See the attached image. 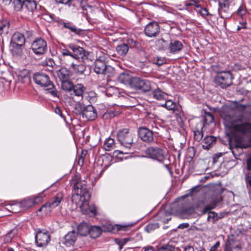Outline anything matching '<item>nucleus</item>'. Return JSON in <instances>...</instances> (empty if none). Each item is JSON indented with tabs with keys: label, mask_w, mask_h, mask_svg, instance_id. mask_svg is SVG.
<instances>
[{
	"label": "nucleus",
	"mask_w": 251,
	"mask_h": 251,
	"mask_svg": "<svg viewBox=\"0 0 251 251\" xmlns=\"http://www.w3.org/2000/svg\"><path fill=\"white\" fill-rule=\"evenodd\" d=\"M224 124L234 137V147L232 152L236 158L235 150L238 148L246 149L251 144V123L244 122L243 116H231L225 115L223 117Z\"/></svg>",
	"instance_id": "nucleus-1"
},
{
	"label": "nucleus",
	"mask_w": 251,
	"mask_h": 251,
	"mask_svg": "<svg viewBox=\"0 0 251 251\" xmlns=\"http://www.w3.org/2000/svg\"><path fill=\"white\" fill-rule=\"evenodd\" d=\"M117 139L120 144L123 146L124 151H117L119 154H127L133 144V135L127 128L119 130L117 132Z\"/></svg>",
	"instance_id": "nucleus-2"
},
{
	"label": "nucleus",
	"mask_w": 251,
	"mask_h": 251,
	"mask_svg": "<svg viewBox=\"0 0 251 251\" xmlns=\"http://www.w3.org/2000/svg\"><path fill=\"white\" fill-rule=\"evenodd\" d=\"M33 79L36 84L45 88L46 94H50L54 97H58L57 91L47 75L43 73H38L34 75Z\"/></svg>",
	"instance_id": "nucleus-3"
},
{
	"label": "nucleus",
	"mask_w": 251,
	"mask_h": 251,
	"mask_svg": "<svg viewBox=\"0 0 251 251\" xmlns=\"http://www.w3.org/2000/svg\"><path fill=\"white\" fill-rule=\"evenodd\" d=\"M234 77L230 71L218 72L215 77V83L221 88H226L232 84Z\"/></svg>",
	"instance_id": "nucleus-4"
},
{
	"label": "nucleus",
	"mask_w": 251,
	"mask_h": 251,
	"mask_svg": "<svg viewBox=\"0 0 251 251\" xmlns=\"http://www.w3.org/2000/svg\"><path fill=\"white\" fill-rule=\"evenodd\" d=\"M75 109L78 110L86 120H94L97 117V113L92 105L84 106L82 103L78 102L75 105Z\"/></svg>",
	"instance_id": "nucleus-5"
},
{
	"label": "nucleus",
	"mask_w": 251,
	"mask_h": 251,
	"mask_svg": "<svg viewBox=\"0 0 251 251\" xmlns=\"http://www.w3.org/2000/svg\"><path fill=\"white\" fill-rule=\"evenodd\" d=\"M107 60L106 55L103 53H100L96 59L94 64V71L98 74L107 75V71L110 66H107L106 61Z\"/></svg>",
	"instance_id": "nucleus-6"
},
{
	"label": "nucleus",
	"mask_w": 251,
	"mask_h": 251,
	"mask_svg": "<svg viewBox=\"0 0 251 251\" xmlns=\"http://www.w3.org/2000/svg\"><path fill=\"white\" fill-rule=\"evenodd\" d=\"M68 47L73 51V53H72L73 59L79 60L81 59L82 63H86L88 60V52L84 50L83 48L73 44H69Z\"/></svg>",
	"instance_id": "nucleus-7"
},
{
	"label": "nucleus",
	"mask_w": 251,
	"mask_h": 251,
	"mask_svg": "<svg viewBox=\"0 0 251 251\" xmlns=\"http://www.w3.org/2000/svg\"><path fill=\"white\" fill-rule=\"evenodd\" d=\"M130 86L136 90L144 92H148L151 89V84L149 80L137 77H133L131 80Z\"/></svg>",
	"instance_id": "nucleus-8"
},
{
	"label": "nucleus",
	"mask_w": 251,
	"mask_h": 251,
	"mask_svg": "<svg viewBox=\"0 0 251 251\" xmlns=\"http://www.w3.org/2000/svg\"><path fill=\"white\" fill-rule=\"evenodd\" d=\"M146 153L149 157L160 162L163 161L167 155L165 151L158 147H150L146 150Z\"/></svg>",
	"instance_id": "nucleus-9"
},
{
	"label": "nucleus",
	"mask_w": 251,
	"mask_h": 251,
	"mask_svg": "<svg viewBox=\"0 0 251 251\" xmlns=\"http://www.w3.org/2000/svg\"><path fill=\"white\" fill-rule=\"evenodd\" d=\"M35 242L37 246H46L50 240L49 232L45 229H39L35 234Z\"/></svg>",
	"instance_id": "nucleus-10"
},
{
	"label": "nucleus",
	"mask_w": 251,
	"mask_h": 251,
	"mask_svg": "<svg viewBox=\"0 0 251 251\" xmlns=\"http://www.w3.org/2000/svg\"><path fill=\"white\" fill-rule=\"evenodd\" d=\"M31 49L36 55H43L47 50V42L42 38L36 39L32 42Z\"/></svg>",
	"instance_id": "nucleus-11"
},
{
	"label": "nucleus",
	"mask_w": 251,
	"mask_h": 251,
	"mask_svg": "<svg viewBox=\"0 0 251 251\" xmlns=\"http://www.w3.org/2000/svg\"><path fill=\"white\" fill-rule=\"evenodd\" d=\"M146 36L150 37H154L158 35L160 32V26L155 22H151L148 24L144 29Z\"/></svg>",
	"instance_id": "nucleus-12"
},
{
	"label": "nucleus",
	"mask_w": 251,
	"mask_h": 251,
	"mask_svg": "<svg viewBox=\"0 0 251 251\" xmlns=\"http://www.w3.org/2000/svg\"><path fill=\"white\" fill-rule=\"evenodd\" d=\"M85 199L86 200L83 201L80 206L81 211L84 214L89 216H95L97 214V209L95 205L94 204L90 205L88 203L89 199Z\"/></svg>",
	"instance_id": "nucleus-13"
},
{
	"label": "nucleus",
	"mask_w": 251,
	"mask_h": 251,
	"mask_svg": "<svg viewBox=\"0 0 251 251\" xmlns=\"http://www.w3.org/2000/svg\"><path fill=\"white\" fill-rule=\"evenodd\" d=\"M113 229V226L111 225H109L107 227L105 226H103V229H101L100 226H92L89 227V234L92 238H96L100 235L101 231L110 232Z\"/></svg>",
	"instance_id": "nucleus-14"
},
{
	"label": "nucleus",
	"mask_w": 251,
	"mask_h": 251,
	"mask_svg": "<svg viewBox=\"0 0 251 251\" xmlns=\"http://www.w3.org/2000/svg\"><path fill=\"white\" fill-rule=\"evenodd\" d=\"M24 6V16L29 18L33 15L36 9L37 4L34 0H25Z\"/></svg>",
	"instance_id": "nucleus-15"
},
{
	"label": "nucleus",
	"mask_w": 251,
	"mask_h": 251,
	"mask_svg": "<svg viewBox=\"0 0 251 251\" xmlns=\"http://www.w3.org/2000/svg\"><path fill=\"white\" fill-rule=\"evenodd\" d=\"M138 135L143 141L147 143H150L153 140L152 131L145 127H141L139 128Z\"/></svg>",
	"instance_id": "nucleus-16"
},
{
	"label": "nucleus",
	"mask_w": 251,
	"mask_h": 251,
	"mask_svg": "<svg viewBox=\"0 0 251 251\" xmlns=\"http://www.w3.org/2000/svg\"><path fill=\"white\" fill-rule=\"evenodd\" d=\"M84 64H76L71 60H67L66 63V65L70 66V69L77 75H82L86 70V67Z\"/></svg>",
	"instance_id": "nucleus-17"
},
{
	"label": "nucleus",
	"mask_w": 251,
	"mask_h": 251,
	"mask_svg": "<svg viewBox=\"0 0 251 251\" xmlns=\"http://www.w3.org/2000/svg\"><path fill=\"white\" fill-rule=\"evenodd\" d=\"M218 13L220 17L222 19L228 18L231 13L229 12V5L227 2H219Z\"/></svg>",
	"instance_id": "nucleus-18"
},
{
	"label": "nucleus",
	"mask_w": 251,
	"mask_h": 251,
	"mask_svg": "<svg viewBox=\"0 0 251 251\" xmlns=\"http://www.w3.org/2000/svg\"><path fill=\"white\" fill-rule=\"evenodd\" d=\"M183 47L181 41L178 40L171 41L168 46V50L170 53L176 54L179 52Z\"/></svg>",
	"instance_id": "nucleus-19"
},
{
	"label": "nucleus",
	"mask_w": 251,
	"mask_h": 251,
	"mask_svg": "<svg viewBox=\"0 0 251 251\" xmlns=\"http://www.w3.org/2000/svg\"><path fill=\"white\" fill-rule=\"evenodd\" d=\"M77 237V234L75 231H70L64 237L63 243L66 246H72L76 241Z\"/></svg>",
	"instance_id": "nucleus-20"
},
{
	"label": "nucleus",
	"mask_w": 251,
	"mask_h": 251,
	"mask_svg": "<svg viewBox=\"0 0 251 251\" xmlns=\"http://www.w3.org/2000/svg\"><path fill=\"white\" fill-rule=\"evenodd\" d=\"M74 189L75 192H79L84 194L85 198L86 199H90V194L89 191L86 188L85 186H84L81 181L76 182L74 185Z\"/></svg>",
	"instance_id": "nucleus-21"
},
{
	"label": "nucleus",
	"mask_w": 251,
	"mask_h": 251,
	"mask_svg": "<svg viewBox=\"0 0 251 251\" xmlns=\"http://www.w3.org/2000/svg\"><path fill=\"white\" fill-rule=\"evenodd\" d=\"M25 40L24 35L17 32H15L13 35L10 43L16 45V44H19L25 46Z\"/></svg>",
	"instance_id": "nucleus-22"
},
{
	"label": "nucleus",
	"mask_w": 251,
	"mask_h": 251,
	"mask_svg": "<svg viewBox=\"0 0 251 251\" xmlns=\"http://www.w3.org/2000/svg\"><path fill=\"white\" fill-rule=\"evenodd\" d=\"M216 142V138L213 136L205 137L202 142V146L204 149L209 150Z\"/></svg>",
	"instance_id": "nucleus-23"
},
{
	"label": "nucleus",
	"mask_w": 251,
	"mask_h": 251,
	"mask_svg": "<svg viewBox=\"0 0 251 251\" xmlns=\"http://www.w3.org/2000/svg\"><path fill=\"white\" fill-rule=\"evenodd\" d=\"M213 121L214 117L213 115L210 112H205L203 121H200L198 125L200 126L201 129H203L205 125H208Z\"/></svg>",
	"instance_id": "nucleus-24"
},
{
	"label": "nucleus",
	"mask_w": 251,
	"mask_h": 251,
	"mask_svg": "<svg viewBox=\"0 0 251 251\" xmlns=\"http://www.w3.org/2000/svg\"><path fill=\"white\" fill-rule=\"evenodd\" d=\"M58 76L61 81L70 79V72L65 68H62L57 73Z\"/></svg>",
	"instance_id": "nucleus-25"
},
{
	"label": "nucleus",
	"mask_w": 251,
	"mask_h": 251,
	"mask_svg": "<svg viewBox=\"0 0 251 251\" xmlns=\"http://www.w3.org/2000/svg\"><path fill=\"white\" fill-rule=\"evenodd\" d=\"M118 54L123 57L126 55L129 50V46L127 44L123 43L118 45L116 48Z\"/></svg>",
	"instance_id": "nucleus-26"
},
{
	"label": "nucleus",
	"mask_w": 251,
	"mask_h": 251,
	"mask_svg": "<svg viewBox=\"0 0 251 251\" xmlns=\"http://www.w3.org/2000/svg\"><path fill=\"white\" fill-rule=\"evenodd\" d=\"M10 26L9 22L6 19H0V35L7 34Z\"/></svg>",
	"instance_id": "nucleus-27"
},
{
	"label": "nucleus",
	"mask_w": 251,
	"mask_h": 251,
	"mask_svg": "<svg viewBox=\"0 0 251 251\" xmlns=\"http://www.w3.org/2000/svg\"><path fill=\"white\" fill-rule=\"evenodd\" d=\"M63 197L62 193H58L51 201L49 202L51 208L52 209L58 206L62 201Z\"/></svg>",
	"instance_id": "nucleus-28"
},
{
	"label": "nucleus",
	"mask_w": 251,
	"mask_h": 251,
	"mask_svg": "<svg viewBox=\"0 0 251 251\" xmlns=\"http://www.w3.org/2000/svg\"><path fill=\"white\" fill-rule=\"evenodd\" d=\"M89 225L87 223H81L77 227L78 233L81 236H86L89 234Z\"/></svg>",
	"instance_id": "nucleus-29"
},
{
	"label": "nucleus",
	"mask_w": 251,
	"mask_h": 251,
	"mask_svg": "<svg viewBox=\"0 0 251 251\" xmlns=\"http://www.w3.org/2000/svg\"><path fill=\"white\" fill-rule=\"evenodd\" d=\"M152 94L153 97L158 100H166L168 98V95L160 89L154 90Z\"/></svg>",
	"instance_id": "nucleus-30"
},
{
	"label": "nucleus",
	"mask_w": 251,
	"mask_h": 251,
	"mask_svg": "<svg viewBox=\"0 0 251 251\" xmlns=\"http://www.w3.org/2000/svg\"><path fill=\"white\" fill-rule=\"evenodd\" d=\"M72 91L75 96L82 98L84 91V87L82 84H77L74 85Z\"/></svg>",
	"instance_id": "nucleus-31"
},
{
	"label": "nucleus",
	"mask_w": 251,
	"mask_h": 251,
	"mask_svg": "<svg viewBox=\"0 0 251 251\" xmlns=\"http://www.w3.org/2000/svg\"><path fill=\"white\" fill-rule=\"evenodd\" d=\"M132 78L133 77H131V75L129 74L125 73H122L119 75L118 77V80L122 83H129L130 85V81Z\"/></svg>",
	"instance_id": "nucleus-32"
},
{
	"label": "nucleus",
	"mask_w": 251,
	"mask_h": 251,
	"mask_svg": "<svg viewBox=\"0 0 251 251\" xmlns=\"http://www.w3.org/2000/svg\"><path fill=\"white\" fill-rule=\"evenodd\" d=\"M86 200V199L84 196V194H83L82 193H80L79 192H74V194L72 196V201L73 203L77 204L79 202L82 201Z\"/></svg>",
	"instance_id": "nucleus-33"
},
{
	"label": "nucleus",
	"mask_w": 251,
	"mask_h": 251,
	"mask_svg": "<svg viewBox=\"0 0 251 251\" xmlns=\"http://www.w3.org/2000/svg\"><path fill=\"white\" fill-rule=\"evenodd\" d=\"M11 51L14 55L21 56L22 54V48L24 46L21 45H14L10 43Z\"/></svg>",
	"instance_id": "nucleus-34"
},
{
	"label": "nucleus",
	"mask_w": 251,
	"mask_h": 251,
	"mask_svg": "<svg viewBox=\"0 0 251 251\" xmlns=\"http://www.w3.org/2000/svg\"><path fill=\"white\" fill-rule=\"evenodd\" d=\"M115 147L114 140L111 138H107L103 144V149L106 151H111Z\"/></svg>",
	"instance_id": "nucleus-35"
},
{
	"label": "nucleus",
	"mask_w": 251,
	"mask_h": 251,
	"mask_svg": "<svg viewBox=\"0 0 251 251\" xmlns=\"http://www.w3.org/2000/svg\"><path fill=\"white\" fill-rule=\"evenodd\" d=\"M63 25L65 28L70 29L71 31L73 32L76 34L79 35L82 32V30L79 28H77L75 25H73L71 23H63Z\"/></svg>",
	"instance_id": "nucleus-36"
},
{
	"label": "nucleus",
	"mask_w": 251,
	"mask_h": 251,
	"mask_svg": "<svg viewBox=\"0 0 251 251\" xmlns=\"http://www.w3.org/2000/svg\"><path fill=\"white\" fill-rule=\"evenodd\" d=\"M74 84L70 79L61 81V87L65 91L71 92Z\"/></svg>",
	"instance_id": "nucleus-37"
},
{
	"label": "nucleus",
	"mask_w": 251,
	"mask_h": 251,
	"mask_svg": "<svg viewBox=\"0 0 251 251\" xmlns=\"http://www.w3.org/2000/svg\"><path fill=\"white\" fill-rule=\"evenodd\" d=\"M20 206L24 209H26L34 205L33 199L30 198L25 199L20 203Z\"/></svg>",
	"instance_id": "nucleus-38"
},
{
	"label": "nucleus",
	"mask_w": 251,
	"mask_h": 251,
	"mask_svg": "<svg viewBox=\"0 0 251 251\" xmlns=\"http://www.w3.org/2000/svg\"><path fill=\"white\" fill-rule=\"evenodd\" d=\"M24 3L25 0H14L13 1L14 9L17 11H21L23 13Z\"/></svg>",
	"instance_id": "nucleus-39"
},
{
	"label": "nucleus",
	"mask_w": 251,
	"mask_h": 251,
	"mask_svg": "<svg viewBox=\"0 0 251 251\" xmlns=\"http://www.w3.org/2000/svg\"><path fill=\"white\" fill-rule=\"evenodd\" d=\"M161 106L165 107L166 109L170 110H174L176 108V103L172 100L167 99L165 100L164 103L162 104Z\"/></svg>",
	"instance_id": "nucleus-40"
},
{
	"label": "nucleus",
	"mask_w": 251,
	"mask_h": 251,
	"mask_svg": "<svg viewBox=\"0 0 251 251\" xmlns=\"http://www.w3.org/2000/svg\"><path fill=\"white\" fill-rule=\"evenodd\" d=\"M202 137V129H201L200 126V127H197L194 131V139L197 141H200L201 140Z\"/></svg>",
	"instance_id": "nucleus-41"
},
{
	"label": "nucleus",
	"mask_w": 251,
	"mask_h": 251,
	"mask_svg": "<svg viewBox=\"0 0 251 251\" xmlns=\"http://www.w3.org/2000/svg\"><path fill=\"white\" fill-rule=\"evenodd\" d=\"M194 212V209L193 207L190 206H187L186 207H184L182 208L180 211V213L182 215H186L187 216H189Z\"/></svg>",
	"instance_id": "nucleus-42"
},
{
	"label": "nucleus",
	"mask_w": 251,
	"mask_h": 251,
	"mask_svg": "<svg viewBox=\"0 0 251 251\" xmlns=\"http://www.w3.org/2000/svg\"><path fill=\"white\" fill-rule=\"evenodd\" d=\"M219 219L218 214L215 212L210 211L208 213L207 219L209 221L214 223Z\"/></svg>",
	"instance_id": "nucleus-43"
},
{
	"label": "nucleus",
	"mask_w": 251,
	"mask_h": 251,
	"mask_svg": "<svg viewBox=\"0 0 251 251\" xmlns=\"http://www.w3.org/2000/svg\"><path fill=\"white\" fill-rule=\"evenodd\" d=\"M51 208L50 206L49 202L44 204L39 209V211H43L45 214H47L51 211Z\"/></svg>",
	"instance_id": "nucleus-44"
},
{
	"label": "nucleus",
	"mask_w": 251,
	"mask_h": 251,
	"mask_svg": "<svg viewBox=\"0 0 251 251\" xmlns=\"http://www.w3.org/2000/svg\"><path fill=\"white\" fill-rule=\"evenodd\" d=\"M157 251H175V248L172 245L166 244L160 247Z\"/></svg>",
	"instance_id": "nucleus-45"
},
{
	"label": "nucleus",
	"mask_w": 251,
	"mask_h": 251,
	"mask_svg": "<svg viewBox=\"0 0 251 251\" xmlns=\"http://www.w3.org/2000/svg\"><path fill=\"white\" fill-rule=\"evenodd\" d=\"M159 227L158 224H149L145 227V230L149 233Z\"/></svg>",
	"instance_id": "nucleus-46"
},
{
	"label": "nucleus",
	"mask_w": 251,
	"mask_h": 251,
	"mask_svg": "<svg viewBox=\"0 0 251 251\" xmlns=\"http://www.w3.org/2000/svg\"><path fill=\"white\" fill-rule=\"evenodd\" d=\"M14 232V230H11L6 235L4 239L5 242L8 243L11 241L12 239L14 236V234H15V233H13Z\"/></svg>",
	"instance_id": "nucleus-47"
},
{
	"label": "nucleus",
	"mask_w": 251,
	"mask_h": 251,
	"mask_svg": "<svg viewBox=\"0 0 251 251\" xmlns=\"http://www.w3.org/2000/svg\"><path fill=\"white\" fill-rule=\"evenodd\" d=\"M216 205V204H215L213 206H211L210 205H207L206 206H205V207L203 209V210L202 211V214H205L207 212H208L209 211H210V210L214 209Z\"/></svg>",
	"instance_id": "nucleus-48"
},
{
	"label": "nucleus",
	"mask_w": 251,
	"mask_h": 251,
	"mask_svg": "<svg viewBox=\"0 0 251 251\" xmlns=\"http://www.w3.org/2000/svg\"><path fill=\"white\" fill-rule=\"evenodd\" d=\"M61 53L64 56H69L71 57V59L72 60V53L70 52L67 49H62L61 50Z\"/></svg>",
	"instance_id": "nucleus-49"
},
{
	"label": "nucleus",
	"mask_w": 251,
	"mask_h": 251,
	"mask_svg": "<svg viewBox=\"0 0 251 251\" xmlns=\"http://www.w3.org/2000/svg\"><path fill=\"white\" fill-rule=\"evenodd\" d=\"M222 153H219L215 154L213 157V164H215L218 161V159L222 156Z\"/></svg>",
	"instance_id": "nucleus-50"
},
{
	"label": "nucleus",
	"mask_w": 251,
	"mask_h": 251,
	"mask_svg": "<svg viewBox=\"0 0 251 251\" xmlns=\"http://www.w3.org/2000/svg\"><path fill=\"white\" fill-rule=\"evenodd\" d=\"M21 73V74L19 75L20 76H21L22 77H23L25 78L29 79L28 70L25 69V70H23Z\"/></svg>",
	"instance_id": "nucleus-51"
},
{
	"label": "nucleus",
	"mask_w": 251,
	"mask_h": 251,
	"mask_svg": "<svg viewBox=\"0 0 251 251\" xmlns=\"http://www.w3.org/2000/svg\"><path fill=\"white\" fill-rule=\"evenodd\" d=\"M220 246V242L217 241L216 243L212 246H211L210 248V251H216L218 248Z\"/></svg>",
	"instance_id": "nucleus-52"
},
{
	"label": "nucleus",
	"mask_w": 251,
	"mask_h": 251,
	"mask_svg": "<svg viewBox=\"0 0 251 251\" xmlns=\"http://www.w3.org/2000/svg\"><path fill=\"white\" fill-rule=\"evenodd\" d=\"M200 13L203 17H205L209 14L208 10L206 8H202L200 11Z\"/></svg>",
	"instance_id": "nucleus-53"
},
{
	"label": "nucleus",
	"mask_w": 251,
	"mask_h": 251,
	"mask_svg": "<svg viewBox=\"0 0 251 251\" xmlns=\"http://www.w3.org/2000/svg\"><path fill=\"white\" fill-rule=\"evenodd\" d=\"M42 200V197L41 196H37L35 197L33 200V201L34 202V204H36L40 201H41Z\"/></svg>",
	"instance_id": "nucleus-54"
},
{
	"label": "nucleus",
	"mask_w": 251,
	"mask_h": 251,
	"mask_svg": "<svg viewBox=\"0 0 251 251\" xmlns=\"http://www.w3.org/2000/svg\"><path fill=\"white\" fill-rule=\"evenodd\" d=\"M238 13L242 16L246 13V10L243 7H240L238 10Z\"/></svg>",
	"instance_id": "nucleus-55"
},
{
	"label": "nucleus",
	"mask_w": 251,
	"mask_h": 251,
	"mask_svg": "<svg viewBox=\"0 0 251 251\" xmlns=\"http://www.w3.org/2000/svg\"><path fill=\"white\" fill-rule=\"evenodd\" d=\"M54 112L56 114L59 115L60 117H62V114L61 109L58 106L55 107Z\"/></svg>",
	"instance_id": "nucleus-56"
},
{
	"label": "nucleus",
	"mask_w": 251,
	"mask_h": 251,
	"mask_svg": "<svg viewBox=\"0 0 251 251\" xmlns=\"http://www.w3.org/2000/svg\"><path fill=\"white\" fill-rule=\"evenodd\" d=\"M58 3L67 4L70 0H55Z\"/></svg>",
	"instance_id": "nucleus-57"
},
{
	"label": "nucleus",
	"mask_w": 251,
	"mask_h": 251,
	"mask_svg": "<svg viewBox=\"0 0 251 251\" xmlns=\"http://www.w3.org/2000/svg\"><path fill=\"white\" fill-rule=\"evenodd\" d=\"M184 250L185 251H194V249L193 247L190 246H187L185 249Z\"/></svg>",
	"instance_id": "nucleus-58"
},
{
	"label": "nucleus",
	"mask_w": 251,
	"mask_h": 251,
	"mask_svg": "<svg viewBox=\"0 0 251 251\" xmlns=\"http://www.w3.org/2000/svg\"><path fill=\"white\" fill-rule=\"evenodd\" d=\"M225 251H232L231 247L227 243L226 244Z\"/></svg>",
	"instance_id": "nucleus-59"
},
{
	"label": "nucleus",
	"mask_w": 251,
	"mask_h": 251,
	"mask_svg": "<svg viewBox=\"0 0 251 251\" xmlns=\"http://www.w3.org/2000/svg\"><path fill=\"white\" fill-rule=\"evenodd\" d=\"M246 25H247L246 22L243 21L242 22H240L239 25L241 26V27H243V29H245L247 28Z\"/></svg>",
	"instance_id": "nucleus-60"
},
{
	"label": "nucleus",
	"mask_w": 251,
	"mask_h": 251,
	"mask_svg": "<svg viewBox=\"0 0 251 251\" xmlns=\"http://www.w3.org/2000/svg\"><path fill=\"white\" fill-rule=\"evenodd\" d=\"M248 169L251 170V159H249L247 160Z\"/></svg>",
	"instance_id": "nucleus-61"
},
{
	"label": "nucleus",
	"mask_w": 251,
	"mask_h": 251,
	"mask_svg": "<svg viewBox=\"0 0 251 251\" xmlns=\"http://www.w3.org/2000/svg\"><path fill=\"white\" fill-rule=\"evenodd\" d=\"M144 251H154V249L152 247L146 248Z\"/></svg>",
	"instance_id": "nucleus-62"
},
{
	"label": "nucleus",
	"mask_w": 251,
	"mask_h": 251,
	"mask_svg": "<svg viewBox=\"0 0 251 251\" xmlns=\"http://www.w3.org/2000/svg\"><path fill=\"white\" fill-rule=\"evenodd\" d=\"M11 0H2V1L5 4L7 5L10 3Z\"/></svg>",
	"instance_id": "nucleus-63"
},
{
	"label": "nucleus",
	"mask_w": 251,
	"mask_h": 251,
	"mask_svg": "<svg viewBox=\"0 0 251 251\" xmlns=\"http://www.w3.org/2000/svg\"><path fill=\"white\" fill-rule=\"evenodd\" d=\"M105 55L107 56V58L108 57H110V58H111V57H116V55L115 54H111L110 53H109L108 54H105Z\"/></svg>",
	"instance_id": "nucleus-64"
}]
</instances>
